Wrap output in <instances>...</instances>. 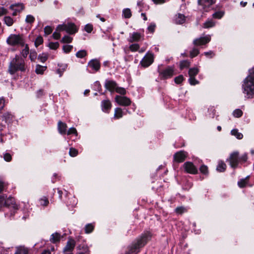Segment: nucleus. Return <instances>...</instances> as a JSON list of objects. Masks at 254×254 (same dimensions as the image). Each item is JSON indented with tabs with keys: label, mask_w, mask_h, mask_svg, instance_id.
<instances>
[{
	"label": "nucleus",
	"mask_w": 254,
	"mask_h": 254,
	"mask_svg": "<svg viewBox=\"0 0 254 254\" xmlns=\"http://www.w3.org/2000/svg\"><path fill=\"white\" fill-rule=\"evenodd\" d=\"M151 238V235L149 232L142 234L131 245L128 247V251L125 254H136L139 252V249L144 247Z\"/></svg>",
	"instance_id": "obj_1"
},
{
	"label": "nucleus",
	"mask_w": 254,
	"mask_h": 254,
	"mask_svg": "<svg viewBox=\"0 0 254 254\" xmlns=\"http://www.w3.org/2000/svg\"><path fill=\"white\" fill-rule=\"evenodd\" d=\"M26 68L24 60L18 56H15L10 64L9 71L10 73L13 74L18 70L25 71Z\"/></svg>",
	"instance_id": "obj_2"
},
{
	"label": "nucleus",
	"mask_w": 254,
	"mask_h": 254,
	"mask_svg": "<svg viewBox=\"0 0 254 254\" xmlns=\"http://www.w3.org/2000/svg\"><path fill=\"white\" fill-rule=\"evenodd\" d=\"M4 207H7L12 209L14 213L15 211L18 209L17 205L15 204L14 199L12 197H6V196H0V210Z\"/></svg>",
	"instance_id": "obj_3"
},
{
	"label": "nucleus",
	"mask_w": 254,
	"mask_h": 254,
	"mask_svg": "<svg viewBox=\"0 0 254 254\" xmlns=\"http://www.w3.org/2000/svg\"><path fill=\"white\" fill-rule=\"evenodd\" d=\"M7 43L12 46L24 45L25 41L21 35L11 34L6 40Z\"/></svg>",
	"instance_id": "obj_4"
},
{
	"label": "nucleus",
	"mask_w": 254,
	"mask_h": 254,
	"mask_svg": "<svg viewBox=\"0 0 254 254\" xmlns=\"http://www.w3.org/2000/svg\"><path fill=\"white\" fill-rule=\"evenodd\" d=\"M243 88L245 97L247 98H252L254 94V80H245Z\"/></svg>",
	"instance_id": "obj_5"
},
{
	"label": "nucleus",
	"mask_w": 254,
	"mask_h": 254,
	"mask_svg": "<svg viewBox=\"0 0 254 254\" xmlns=\"http://www.w3.org/2000/svg\"><path fill=\"white\" fill-rule=\"evenodd\" d=\"M57 31H65L69 34H74L77 32L78 29L73 23H67L62 25H59L56 29Z\"/></svg>",
	"instance_id": "obj_6"
},
{
	"label": "nucleus",
	"mask_w": 254,
	"mask_h": 254,
	"mask_svg": "<svg viewBox=\"0 0 254 254\" xmlns=\"http://www.w3.org/2000/svg\"><path fill=\"white\" fill-rule=\"evenodd\" d=\"M105 86L107 89L111 92L115 91L122 95H125L126 93V89L124 88L118 87L116 82L113 80H107L105 83Z\"/></svg>",
	"instance_id": "obj_7"
},
{
	"label": "nucleus",
	"mask_w": 254,
	"mask_h": 254,
	"mask_svg": "<svg viewBox=\"0 0 254 254\" xmlns=\"http://www.w3.org/2000/svg\"><path fill=\"white\" fill-rule=\"evenodd\" d=\"M210 40V35H207L204 37H201L195 39L193 41V44L196 46H202L209 43Z\"/></svg>",
	"instance_id": "obj_8"
},
{
	"label": "nucleus",
	"mask_w": 254,
	"mask_h": 254,
	"mask_svg": "<svg viewBox=\"0 0 254 254\" xmlns=\"http://www.w3.org/2000/svg\"><path fill=\"white\" fill-rule=\"evenodd\" d=\"M153 60L154 57L153 54L151 53H147L140 62V64L143 67H148L152 64Z\"/></svg>",
	"instance_id": "obj_9"
},
{
	"label": "nucleus",
	"mask_w": 254,
	"mask_h": 254,
	"mask_svg": "<svg viewBox=\"0 0 254 254\" xmlns=\"http://www.w3.org/2000/svg\"><path fill=\"white\" fill-rule=\"evenodd\" d=\"M183 168L185 171L188 173L195 174L197 173V168L192 162H186L184 164Z\"/></svg>",
	"instance_id": "obj_10"
},
{
	"label": "nucleus",
	"mask_w": 254,
	"mask_h": 254,
	"mask_svg": "<svg viewBox=\"0 0 254 254\" xmlns=\"http://www.w3.org/2000/svg\"><path fill=\"white\" fill-rule=\"evenodd\" d=\"M115 100L119 105L124 106H128L130 105L131 103L129 98L122 96H116L115 97Z\"/></svg>",
	"instance_id": "obj_11"
},
{
	"label": "nucleus",
	"mask_w": 254,
	"mask_h": 254,
	"mask_svg": "<svg viewBox=\"0 0 254 254\" xmlns=\"http://www.w3.org/2000/svg\"><path fill=\"white\" fill-rule=\"evenodd\" d=\"M188 153L184 151L177 152L174 155V161L177 163H181L185 161Z\"/></svg>",
	"instance_id": "obj_12"
},
{
	"label": "nucleus",
	"mask_w": 254,
	"mask_h": 254,
	"mask_svg": "<svg viewBox=\"0 0 254 254\" xmlns=\"http://www.w3.org/2000/svg\"><path fill=\"white\" fill-rule=\"evenodd\" d=\"M238 152H235L232 153L229 158L230 165L231 167L236 168L239 162Z\"/></svg>",
	"instance_id": "obj_13"
},
{
	"label": "nucleus",
	"mask_w": 254,
	"mask_h": 254,
	"mask_svg": "<svg viewBox=\"0 0 254 254\" xmlns=\"http://www.w3.org/2000/svg\"><path fill=\"white\" fill-rule=\"evenodd\" d=\"M144 35L139 32H133L130 35L128 41L130 43L138 42L143 39Z\"/></svg>",
	"instance_id": "obj_14"
},
{
	"label": "nucleus",
	"mask_w": 254,
	"mask_h": 254,
	"mask_svg": "<svg viewBox=\"0 0 254 254\" xmlns=\"http://www.w3.org/2000/svg\"><path fill=\"white\" fill-rule=\"evenodd\" d=\"M75 246V241L72 239H69L66 243V245L64 249V252L72 253Z\"/></svg>",
	"instance_id": "obj_15"
},
{
	"label": "nucleus",
	"mask_w": 254,
	"mask_h": 254,
	"mask_svg": "<svg viewBox=\"0 0 254 254\" xmlns=\"http://www.w3.org/2000/svg\"><path fill=\"white\" fill-rule=\"evenodd\" d=\"M10 8L13 10L12 13V16H16L18 13H20L24 8V6L22 3H19L15 5H11Z\"/></svg>",
	"instance_id": "obj_16"
},
{
	"label": "nucleus",
	"mask_w": 254,
	"mask_h": 254,
	"mask_svg": "<svg viewBox=\"0 0 254 254\" xmlns=\"http://www.w3.org/2000/svg\"><path fill=\"white\" fill-rule=\"evenodd\" d=\"M88 66L91 68L93 70L97 71L100 68V64L98 60L93 59L88 63Z\"/></svg>",
	"instance_id": "obj_17"
},
{
	"label": "nucleus",
	"mask_w": 254,
	"mask_h": 254,
	"mask_svg": "<svg viewBox=\"0 0 254 254\" xmlns=\"http://www.w3.org/2000/svg\"><path fill=\"white\" fill-rule=\"evenodd\" d=\"M174 69L171 67H168L162 71L161 74L165 78H171L174 74Z\"/></svg>",
	"instance_id": "obj_18"
},
{
	"label": "nucleus",
	"mask_w": 254,
	"mask_h": 254,
	"mask_svg": "<svg viewBox=\"0 0 254 254\" xmlns=\"http://www.w3.org/2000/svg\"><path fill=\"white\" fill-rule=\"evenodd\" d=\"M101 106L102 110L104 112H108L110 110L112 104L109 100H105L102 101Z\"/></svg>",
	"instance_id": "obj_19"
},
{
	"label": "nucleus",
	"mask_w": 254,
	"mask_h": 254,
	"mask_svg": "<svg viewBox=\"0 0 254 254\" xmlns=\"http://www.w3.org/2000/svg\"><path fill=\"white\" fill-rule=\"evenodd\" d=\"M58 131L61 134H65L66 132L67 126L65 123L59 121L58 124Z\"/></svg>",
	"instance_id": "obj_20"
},
{
	"label": "nucleus",
	"mask_w": 254,
	"mask_h": 254,
	"mask_svg": "<svg viewBox=\"0 0 254 254\" xmlns=\"http://www.w3.org/2000/svg\"><path fill=\"white\" fill-rule=\"evenodd\" d=\"M215 1L213 0H198V3L201 5L203 8L209 7L210 5L214 3Z\"/></svg>",
	"instance_id": "obj_21"
},
{
	"label": "nucleus",
	"mask_w": 254,
	"mask_h": 254,
	"mask_svg": "<svg viewBox=\"0 0 254 254\" xmlns=\"http://www.w3.org/2000/svg\"><path fill=\"white\" fill-rule=\"evenodd\" d=\"M186 21V17L184 15L179 13L175 16V23L178 24H182Z\"/></svg>",
	"instance_id": "obj_22"
},
{
	"label": "nucleus",
	"mask_w": 254,
	"mask_h": 254,
	"mask_svg": "<svg viewBox=\"0 0 254 254\" xmlns=\"http://www.w3.org/2000/svg\"><path fill=\"white\" fill-rule=\"evenodd\" d=\"M124 113L123 110L120 108H116L115 109V113L114 115V119H119L123 117Z\"/></svg>",
	"instance_id": "obj_23"
},
{
	"label": "nucleus",
	"mask_w": 254,
	"mask_h": 254,
	"mask_svg": "<svg viewBox=\"0 0 254 254\" xmlns=\"http://www.w3.org/2000/svg\"><path fill=\"white\" fill-rule=\"evenodd\" d=\"M226 165L225 163L222 161H219L216 168L217 171L219 172H223L226 170Z\"/></svg>",
	"instance_id": "obj_24"
},
{
	"label": "nucleus",
	"mask_w": 254,
	"mask_h": 254,
	"mask_svg": "<svg viewBox=\"0 0 254 254\" xmlns=\"http://www.w3.org/2000/svg\"><path fill=\"white\" fill-rule=\"evenodd\" d=\"M198 69L197 68H192L190 69L189 74L190 75L189 79H195L194 76L198 73Z\"/></svg>",
	"instance_id": "obj_25"
},
{
	"label": "nucleus",
	"mask_w": 254,
	"mask_h": 254,
	"mask_svg": "<svg viewBox=\"0 0 254 254\" xmlns=\"http://www.w3.org/2000/svg\"><path fill=\"white\" fill-rule=\"evenodd\" d=\"M61 239V235L58 233L53 234L50 238V241L53 243H56L59 242Z\"/></svg>",
	"instance_id": "obj_26"
},
{
	"label": "nucleus",
	"mask_w": 254,
	"mask_h": 254,
	"mask_svg": "<svg viewBox=\"0 0 254 254\" xmlns=\"http://www.w3.org/2000/svg\"><path fill=\"white\" fill-rule=\"evenodd\" d=\"M47 69V66L37 64L35 68V72L37 74H43L44 71Z\"/></svg>",
	"instance_id": "obj_27"
},
{
	"label": "nucleus",
	"mask_w": 254,
	"mask_h": 254,
	"mask_svg": "<svg viewBox=\"0 0 254 254\" xmlns=\"http://www.w3.org/2000/svg\"><path fill=\"white\" fill-rule=\"evenodd\" d=\"M232 135L235 136L237 139H241L243 137V135L242 133L239 132L237 129H233L231 131Z\"/></svg>",
	"instance_id": "obj_28"
},
{
	"label": "nucleus",
	"mask_w": 254,
	"mask_h": 254,
	"mask_svg": "<svg viewBox=\"0 0 254 254\" xmlns=\"http://www.w3.org/2000/svg\"><path fill=\"white\" fill-rule=\"evenodd\" d=\"M4 23L8 26H11L14 22V20L10 16H6L4 17Z\"/></svg>",
	"instance_id": "obj_29"
},
{
	"label": "nucleus",
	"mask_w": 254,
	"mask_h": 254,
	"mask_svg": "<svg viewBox=\"0 0 254 254\" xmlns=\"http://www.w3.org/2000/svg\"><path fill=\"white\" fill-rule=\"evenodd\" d=\"M59 68L57 69V72L60 74V77L62 76L63 73L67 68V64H59Z\"/></svg>",
	"instance_id": "obj_30"
},
{
	"label": "nucleus",
	"mask_w": 254,
	"mask_h": 254,
	"mask_svg": "<svg viewBox=\"0 0 254 254\" xmlns=\"http://www.w3.org/2000/svg\"><path fill=\"white\" fill-rule=\"evenodd\" d=\"M123 15L125 18H129L131 17L132 13L129 8H125L123 10Z\"/></svg>",
	"instance_id": "obj_31"
},
{
	"label": "nucleus",
	"mask_w": 254,
	"mask_h": 254,
	"mask_svg": "<svg viewBox=\"0 0 254 254\" xmlns=\"http://www.w3.org/2000/svg\"><path fill=\"white\" fill-rule=\"evenodd\" d=\"M28 251L27 248L20 247L17 249L15 254H28Z\"/></svg>",
	"instance_id": "obj_32"
},
{
	"label": "nucleus",
	"mask_w": 254,
	"mask_h": 254,
	"mask_svg": "<svg viewBox=\"0 0 254 254\" xmlns=\"http://www.w3.org/2000/svg\"><path fill=\"white\" fill-rule=\"evenodd\" d=\"M190 65V62L188 60H184L180 62V67L181 69H183L184 68H187L189 67Z\"/></svg>",
	"instance_id": "obj_33"
},
{
	"label": "nucleus",
	"mask_w": 254,
	"mask_h": 254,
	"mask_svg": "<svg viewBox=\"0 0 254 254\" xmlns=\"http://www.w3.org/2000/svg\"><path fill=\"white\" fill-rule=\"evenodd\" d=\"M87 55V52L84 50H80L76 53V57L78 58H83Z\"/></svg>",
	"instance_id": "obj_34"
},
{
	"label": "nucleus",
	"mask_w": 254,
	"mask_h": 254,
	"mask_svg": "<svg viewBox=\"0 0 254 254\" xmlns=\"http://www.w3.org/2000/svg\"><path fill=\"white\" fill-rule=\"evenodd\" d=\"M215 23L213 20H208L203 24V27L205 28H209L213 27Z\"/></svg>",
	"instance_id": "obj_35"
},
{
	"label": "nucleus",
	"mask_w": 254,
	"mask_h": 254,
	"mask_svg": "<svg viewBox=\"0 0 254 254\" xmlns=\"http://www.w3.org/2000/svg\"><path fill=\"white\" fill-rule=\"evenodd\" d=\"M2 120H4L6 123L10 122L12 119V116L10 114L7 113L4 114L2 116Z\"/></svg>",
	"instance_id": "obj_36"
},
{
	"label": "nucleus",
	"mask_w": 254,
	"mask_h": 254,
	"mask_svg": "<svg viewBox=\"0 0 254 254\" xmlns=\"http://www.w3.org/2000/svg\"><path fill=\"white\" fill-rule=\"evenodd\" d=\"M29 53V49L27 44L25 46L24 49L22 51L21 54L24 58H26Z\"/></svg>",
	"instance_id": "obj_37"
},
{
	"label": "nucleus",
	"mask_w": 254,
	"mask_h": 254,
	"mask_svg": "<svg viewBox=\"0 0 254 254\" xmlns=\"http://www.w3.org/2000/svg\"><path fill=\"white\" fill-rule=\"evenodd\" d=\"M249 178V176L246 177L245 179L241 180L238 182V185L240 188H243L246 186L247 184V180Z\"/></svg>",
	"instance_id": "obj_38"
},
{
	"label": "nucleus",
	"mask_w": 254,
	"mask_h": 254,
	"mask_svg": "<svg viewBox=\"0 0 254 254\" xmlns=\"http://www.w3.org/2000/svg\"><path fill=\"white\" fill-rule=\"evenodd\" d=\"M48 55L47 54L43 53L38 56V59L42 63H44L48 59Z\"/></svg>",
	"instance_id": "obj_39"
},
{
	"label": "nucleus",
	"mask_w": 254,
	"mask_h": 254,
	"mask_svg": "<svg viewBox=\"0 0 254 254\" xmlns=\"http://www.w3.org/2000/svg\"><path fill=\"white\" fill-rule=\"evenodd\" d=\"M72 38L69 36L65 35L62 39L61 42L64 43H70L72 42Z\"/></svg>",
	"instance_id": "obj_40"
},
{
	"label": "nucleus",
	"mask_w": 254,
	"mask_h": 254,
	"mask_svg": "<svg viewBox=\"0 0 254 254\" xmlns=\"http://www.w3.org/2000/svg\"><path fill=\"white\" fill-rule=\"evenodd\" d=\"M209 117L214 118L215 116L216 111L213 107H210L208 108Z\"/></svg>",
	"instance_id": "obj_41"
},
{
	"label": "nucleus",
	"mask_w": 254,
	"mask_h": 254,
	"mask_svg": "<svg viewBox=\"0 0 254 254\" xmlns=\"http://www.w3.org/2000/svg\"><path fill=\"white\" fill-rule=\"evenodd\" d=\"M94 229V226L92 224H88L85 226V231L86 233H91Z\"/></svg>",
	"instance_id": "obj_42"
},
{
	"label": "nucleus",
	"mask_w": 254,
	"mask_h": 254,
	"mask_svg": "<svg viewBox=\"0 0 254 254\" xmlns=\"http://www.w3.org/2000/svg\"><path fill=\"white\" fill-rule=\"evenodd\" d=\"M37 57V54L35 51L31 50L30 53L29 58L31 61H35Z\"/></svg>",
	"instance_id": "obj_43"
},
{
	"label": "nucleus",
	"mask_w": 254,
	"mask_h": 254,
	"mask_svg": "<svg viewBox=\"0 0 254 254\" xmlns=\"http://www.w3.org/2000/svg\"><path fill=\"white\" fill-rule=\"evenodd\" d=\"M35 21L34 17L32 15H27L25 19V22L28 23H32Z\"/></svg>",
	"instance_id": "obj_44"
},
{
	"label": "nucleus",
	"mask_w": 254,
	"mask_h": 254,
	"mask_svg": "<svg viewBox=\"0 0 254 254\" xmlns=\"http://www.w3.org/2000/svg\"><path fill=\"white\" fill-rule=\"evenodd\" d=\"M199 50L197 49L193 48L190 52V57L192 58L196 56H197L199 54Z\"/></svg>",
	"instance_id": "obj_45"
},
{
	"label": "nucleus",
	"mask_w": 254,
	"mask_h": 254,
	"mask_svg": "<svg viewBox=\"0 0 254 254\" xmlns=\"http://www.w3.org/2000/svg\"><path fill=\"white\" fill-rule=\"evenodd\" d=\"M40 205L46 206L49 204V200L46 197H43L39 200Z\"/></svg>",
	"instance_id": "obj_46"
},
{
	"label": "nucleus",
	"mask_w": 254,
	"mask_h": 254,
	"mask_svg": "<svg viewBox=\"0 0 254 254\" xmlns=\"http://www.w3.org/2000/svg\"><path fill=\"white\" fill-rule=\"evenodd\" d=\"M139 45L137 44H133L130 45L129 49L132 52H136L138 50Z\"/></svg>",
	"instance_id": "obj_47"
},
{
	"label": "nucleus",
	"mask_w": 254,
	"mask_h": 254,
	"mask_svg": "<svg viewBox=\"0 0 254 254\" xmlns=\"http://www.w3.org/2000/svg\"><path fill=\"white\" fill-rule=\"evenodd\" d=\"M233 116L236 118H239L242 116L243 112L240 109H236L233 112Z\"/></svg>",
	"instance_id": "obj_48"
},
{
	"label": "nucleus",
	"mask_w": 254,
	"mask_h": 254,
	"mask_svg": "<svg viewBox=\"0 0 254 254\" xmlns=\"http://www.w3.org/2000/svg\"><path fill=\"white\" fill-rule=\"evenodd\" d=\"M43 42V38L41 36H38L35 40V45L36 47H37L38 46L42 44Z\"/></svg>",
	"instance_id": "obj_49"
},
{
	"label": "nucleus",
	"mask_w": 254,
	"mask_h": 254,
	"mask_svg": "<svg viewBox=\"0 0 254 254\" xmlns=\"http://www.w3.org/2000/svg\"><path fill=\"white\" fill-rule=\"evenodd\" d=\"M69 154L71 157H75L78 154V151L75 148H71L69 149Z\"/></svg>",
	"instance_id": "obj_50"
},
{
	"label": "nucleus",
	"mask_w": 254,
	"mask_h": 254,
	"mask_svg": "<svg viewBox=\"0 0 254 254\" xmlns=\"http://www.w3.org/2000/svg\"><path fill=\"white\" fill-rule=\"evenodd\" d=\"M49 46L50 49L56 50L59 47V44L58 42H51L49 43Z\"/></svg>",
	"instance_id": "obj_51"
},
{
	"label": "nucleus",
	"mask_w": 254,
	"mask_h": 254,
	"mask_svg": "<svg viewBox=\"0 0 254 254\" xmlns=\"http://www.w3.org/2000/svg\"><path fill=\"white\" fill-rule=\"evenodd\" d=\"M245 79H254V67L249 70V75Z\"/></svg>",
	"instance_id": "obj_52"
},
{
	"label": "nucleus",
	"mask_w": 254,
	"mask_h": 254,
	"mask_svg": "<svg viewBox=\"0 0 254 254\" xmlns=\"http://www.w3.org/2000/svg\"><path fill=\"white\" fill-rule=\"evenodd\" d=\"M53 31V28L49 26H47L44 28L45 34L47 35L50 34Z\"/></svg>",
	"instance_id": "obj_53"
},
{
	"label": "nucleus",
	"mask_w": 254,
	"mask_h": 254,
	"mask_svg": "<svg viewBox=\"0 0 254 254\" xmlns=\"http://www.w3.org/2000/svg\"><path fill=\"white\" fill-rule=\"evenodd\" d=\"M73 47L71 45H64L63 49L65 53H69L72 49Z\"/></svg>",
	"instance_id": "obj_54"
},
{
	"label": "nucleus",
	"mask_w": 254,
	"mask_h": 254,
	"mask_svg": "<svg viewBox=\"0 0 254 254\" xmlns=\"http://www.w3.org/2000/svg\"><path fill=\"white\" fill-rule=\"evenodd\" d=\"M67 134L68 135H70V134H74L76 135H77V132L76 129L74 127H70L68 130V131L67 132Z\"/></svg>",
	"instance_id": "obj_55"
},
{
	"label": "nucleus",
	"mask_w": 254,
	"mask_h": 254,
	"mask_svg": "<svg viewBox=\"0 0 254 254\" xmlns=\"http://www.w3.org/2000/svg\"><path fill=\"white\" fill-rule=\"evenodd\" d=\"M200 171L202 173L207 174L208 173V168L205 165H202L200 167Z\"/></svg>",
	"instance_id": "obj_56"
},
{
	"label": "nucleus",
	"mask_w": 254,
	"mask_h": 254,
	"mask_svg": "<svg viewBox=\"0 0 254 254\" xmlns=\"http://www.w3.org/2000/svg\"><path fill=\"white\" fill-rule=\"evenodd\" d=\"M156 27V25L155 23H151L150 25L148 27L147 30L149 32L151 33L154 32L155 29Z\"/></svg>",
	"instance_id": "obj_57"
},
{
	"label": "nucleus",
	"mask_w": 254,
	"mask_h": 254,
	"mask_svg": "<svg viewBox=\"0 0 254 254\" xmlns=\"http://www.w3.org/2000/svg\"><path fill=\"white\" fill-rule=\"evenodd\" d=\"M85 30L88 33H91L93 30V26L91 24H88L85 26Z\"/></svg>",
	"instance_id": "obj_58"
},
{
	"label": "nucleus",
	"mask_w": 254,
	"mask_h": 254,
	"mask_svg": "<svg viewBox=\"0 0 254 254\" xmlns=\"http://www.w3.org/2000/svg\"><path fill=\"white\" fill-rule=\"evenodd\" d=\"M223 15V13L222 12H216L213 14V17L216 18H221Z\"/></svg>",
	"instance_id": "obj_59"
},
{
	"label": "nucleus",
	"mask_w": 254,
	"mask_h": 254,
	"mask_svg": "<svg viewBox=\"0 0 254 254\" xmlns=\"http://www.w3.org/2000/svg\"><path fill=\"white\" fill-rule=\"evenodd\" d=\"M185 211V208L183 207H179L176 208V212L178 214H182Z\"/></svg>",
	"instance_id": "obj_60"
},
{
	"label": "nucleus",
	"mask_w": 254,
	"mask_h": 254,
	"mask_svg": "<svg viewBox=\"0 0 254 254\" xmlns=\"http://www.w3.org/2000/svg\"><path fill=\"white\" fill-rule=\"evenodd\" d=\"M7 12V10L6 9L3 7H0V17L4 14H6Z\"/></svg>",
	"instance_id": "obj_61"
},
{
	"label": "nucleus",
	"mask_w": 254,
	"mask_h": 254,
	"mask_svg": "<svg viewBox=\"0 0 254 254\" xmlns=\"http://www.w3.org/2000/svg\"><path fill=\"white\" fill-rule=\"evenodd\" d=\"M4 159L7 162L10 161L11 160V156L9 153H5L4 155Z\"/></svg>",
	"instance_id": "obj_62"
},
{
	"label": "nucleus",
	"mask_w": 254,
	"mask_h": 254,
	"mask_svg": "<svg viewBox=\"0 0 254 254\" xmlns=\"http://www.w3.org/2000/svg\"><path fill=\"white\" fill-rule=\"evenodd\" d=\"M57 31H58L56 30V31L54 32L53 34V37L56 40L59 39L61 37V34Z\"/></svg>",
	"instance_id": "obj_63"
},
{
	"label": "nucleus",
	"mask_w": 254,
	"mask_h": 254,
	"mask_svg": "<svg viewBox=\"0 0 254 254\" xmlns=\"http://www.w3.org/2000/svg\"><path fill=\"white\" fill-rule=\"evenodd\" d=\"M204 55L207 57H209L210 58H212L214 56V54L212 51H209L207 52H204Z\"/></svg>",
	"instance_id": "obj_64"
}]
</instances>
